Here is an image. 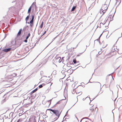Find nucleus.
Segmentation results:
<instances>
[{
  "label": "nucleus",
  "instance_id": "4468645a",
  "mask_svg": "<svg viewBox=\"0 0 122 122\" xmlns=\"http://www.w3.org/2000/svg\"><path fill=\"white\" fill-rule=\"evenodd\" d=\"M116 4L119 5L121 2V0H116Z\"/></svg>",
  "mask_w": 122,
  "mask_h": 122
},
{
  "label": "nucleus",
  "instance_id": "dca6fc26",
  "mask_svg": "<svg viewBox=\"0 0 122 122\" xmlns=\"http://www.w3.org/2000/svg\"><path fill=\"white\" fill-rule=\"evenodd\" d=\"M31 6L29 8L28 10V13H30L31 10Z\"/></svg>",
  "mask_w": 122,
  "mask_h": 122
},
{
  "label": "nucleus",
  "instance_id": "4be33fe9",
  "mask_svg": "<svg viewBox=\"0 0 122 122\" xmlns=\"http://www.w3.org/2000/svg\"><path fill=\"white\" fill-rule=\"evenodd\" d=\"M75 89H73V90L72 91V93L73 94H74L75 93Z\"/></svg>",
  "mask_w": 122,
  "mask_h": 122
},
{
  "label": "nucleus",
  "instance_id": "e433bc0d",
  "mask_svg": "<svg viewBox=\"0 0 122 122\" xmlns=\"http://www.w3.org/2000/svg\"><path fill=\"white\" fill-rule=\"evenodd\" d=\"M112 93H113V92H112Z\"/></svg>",
  "mask_w": 122,
  "mask_h": 122
},
{
  "label": "nucleus",
  "instance_id": "7c9ffc66",
  "mask_svg": "<svg viewBox=\"0 0 122 122\" xmlns=\"http://www.w3.org/2000/svg\"><path fill=\"white\" fill-rule=\"evenodd\" d=\"M21 113H20L19 114V116H21L22 115L21 114Z\"/></svg>",
  "mask_w": 122,
  "mask_h": 122
},
{
  "label": "nucleus",
  "instance_id": "9d476101",
  "mask_svg": "<svg viewBox=\"0 0 122 122\" xmlns=\"http://www.w3.org/2000/svg\"><path fill=\"white\" fill-rule=\"evenodd\" d=\"M83 100H85L86 101L87 100L88 101V102H90V104H91V100H90V98L89 97H86V98H83Z\"/></svg>",
  "mask_w": 122,
  "mask_h": 122
},
{
  "label": "nucleus",
  "instance_id": "9b49d317",
  "mask_svg": "<svg viewBox=\"0 0 122 122\" xmlns=\"http://www.w3.org/2000/svg\"><path fill=\"white\" fill-rule=\"evenodd\" d=\"M70 120L69 118H66L63 121V122H70Z\"/></svg>",
  "mask_w": 122,
  "mask_h": 122
},
{
  "label": "nucleus",
  "instance_id": "6ab92c4d",
  "mask_svg": "<svg viewBox=\"0 0 122 122\" xmlns=\"http://www.w3.org/2000/svg\"><path fill=\"white\" fill-rule=\"evenodd\" d=\"M73 62L74 64L76 63V60L75 58L73 59Z\"/></svg>",
  "mask_w": 122,
  "mask_h": 122
},
{
  "label": "nucleus",
  "instance_id": "c9c22d12",
  "mask_svg": "<svg viewBox=\"0 0 122 122\" xmlns=\"http://www.w3.org/2000/svg\"><path fill=\"white\" fill-rule=\"evenodd\" d=\"M102 25V24H101V25Z\"/></svg>",
  "mask_w": 122,
  "mask_h": 122
},
{
  "label": "nucleus",
  "instance_id": "2eb2a0df",
  "mask_svg": "<svg viewBox=\"0 0 122 122\" xmlns=\"http://www.w3.org/2000/svg\"><path fill=\"white\" fill-rule=\"evenodd\" d=\"M37 88H36V89H35V90L31 92V93L32 94L35 92H36L37 90Z\"/></svg>",
  "mask_w": 122,
  "mask_h": 122
},
{
  "label": "nucleus",
  "instance_id": "b1692460",
  "mask_svg": "<svg viewBox=\"0 0 122 122\" xmlns=\"http://www.w3.org/2000/svg\"><path fill=\"white\" fill-rule=\"evenodd\" d=\"M34 15H32V19L31 20H34Z\"/></svg>",
  "mask_w": 122,
  "mask_h": 122
},
{
  "label": "nucleus",
  "instance_id": "a878e982",
  "mask_svg": "<svg viewBox=\"0 0 122 122\" xmlns=\"http://www.w3.org/2000/svg\"><path fill=\"white\" fill-rule=\"evenodd\" d=\"M42 87H43V86H42V85H40L39 86V87L40 88H42Z\"/></svg>",
  "mask_w": 122,
  "mask_h": 122
},
{
  "label": "nucleus",
  "instance_id": "0eeeda50",
  "mask_svg": "<svg viewBox=\"0 0 122 122\" xmlns=\"http://www.w3.org/2000/svg\"><path fill=\"white\" fill-rule=\"evenodd\" d=\"M24 102H26V103L25 104L26 105L31 104L32 103L31 101V99L30 98L24 100Z\"/></svg>",
  "mask_w": 122,
  "mask_h": 122
},
{
  "label": "nucleus",
  "instance_id": "f257e3e1",
  "mask_svg": "<svg viewBox=\"0 0 122 122\" xmlns=\"http://www.w3.org/2000/svg\"><path fill=\"white\" fill-rule=\"evenodd\" d=\"M92 107H91L89 111V113L91 115H94L97 114V113L98 110V108L97 107H93V105H92Z\"/></svg>",
  "mask_w": 122,
  "mask_h": 122
},
{
  "label": "nucleus",
  "instance_id": "5701e85b",
  "mask_svg": "<svg viewBox=\"0 0 122 122\" xmlns=\"http://www.w3.org/2000/svg\"><path fill=\"white\" fill-rule=\"evenodd\" d=\"M33 20H31L30 21V24H32H32H33Z\"/></svg>",
  "mask_w": 122,
  "mask_h": 122
},
{
  "label": "nucleus",
  "instance_id": "cd10ccee",
  "mask_svg": "<svg viewBox=\"0 0 122 122\" xmlns=\"http://www.w3.org/2000/svg\"><path fill=\"white\" fill-rule=\"evenodd\" d=\"M46 31H45L44 33H43V34L42 35V36L44 35L46 33Z\"/></svg>",
  "mask_w": 122,
  "mask_h": 122
},
{
  "label": "nucleus",
  "instance_id": "39448f33",
  "mask_svg": "<svg viewBox=\"0 0 122 122\" xmlns=\"http://www.w3.org/2000/svg\"><path fill=\"white\" fill-rule=\"evenodd\" d=\"M110 14L108 17L107 19L110 21L113 20L115 12L112 11H111Z\"/></svg>",
  "mask_w": 122,
  "mask_h": 122
},
{
  "label": "nucleus",
  "instance_id": "6e6552de",
  "mask_svg": "<svg viewBox=\"0 0 122 122\" xmlns=\"http://www.w3.org/2000/svg\"><path fill=\"white\" fill-rule=\"evenodd\" d=\"M101 22L100 24V26H99L100 28L101 27V24H102V25H104L106 23V21L105 20V19H102L101 20Z\"/></svg>",
  "mask_w": 122,
  "mask_h": 122
},
{
  "label": "nucleus",
  "instance_id": "f3484780",
  "mask_svg": "<svg viewBox=\"0 0 122 122\" xmlns=\"http://www.w3.org/2000/svg\"><path fill=\"white\" fill-rule=\"evenodd\" d=\"M76 8V7L75 6H73L71 10V11H73L74 10V9Z\"/></svg>",
  "mask_w": 122,
  "mask_h": 122
},
{
  "label": "nucleus",
  "instance_id": "f704fd0d",
  "mask_svg": "<svg viewBox=\"0 0 122 122\" xmlns=\"http://www.w3.org/2000/svg\"><path fill=\"white\" fill-rule=\"evenodd\" d=\"M20 120V119H19L17 122H19V121Z\"/></svg>",
  "mask_w": 122,
  "mask_h": 122
},
{
  "label": "nucleus",
  "instance_id": "1a4fd4ad",
  "mask_svg": "<svg viewBox=\"0 0 122 122\" xmlns=\"http://www.w3.org/2000/svg\"><path fill=\"white\" fill-rule=\"evenodd\" d=\"M94 86L96 87H98L100 86L101 85L100 83L98 82H96L94 84Z\"/></svg>",
  "mask_w": 122,
  "mask_h": 122
},
{
  "label": "nucleus",
  "instance_id": "2f4dec72",
  "mask_svg": "<svg viewBox=\"0 0 122 122\" xmlns=\"http://www.w3.org/2000/svg\"><path fill=\"white\" fill-rule=\"evenodd\" d=\"M29 37L28 36H27L26 37V39H27Z\"/></svg>",
  "mask_w": 122,
  "mask_h": 122
},
{
  "label": "nucleus",
  "instance_id": "f03ea898",
  "mask_svg": "<svg viewBox=\"0 0 122 122\" xmlns=\"http://www.w3.org/2000/svg\"><path fill=\"white\" fill-rule=\"evenodd\" d=\"M109 4V3L106 4V2L105 4L102 6L101 9L102 11L101 13V14H102V15L106 12L107 9Z\"/></svg>",
  "mask_w": 122,
  "mask_h": 122
},
{
  "label": "nucleus",
  "instance_id": "412c9836",
  "mask_svg": "<svg viewBox=\"0 0 122 122\" xmlns=\"http://www.w3.org/2000/svg\"><path fill=\"white\" fill-rule=\"evenodd\" d=\"M29 18V16H27V17H26L25 19V20L27 21V20H28Z\"/></svg>",
  "mask_w": 122,
  "mask_h": 122
},
{
  "label": "nucleus",
  "instance_id": "20e7f679",
  "mask_svg": "<svg viewBox=\"0 0 122 122\" xmlns=\"http://www.w3.org/2000/svg\"><path fill=\"white\" fill-rule=\"evenodd\" d=\"M47 110L52 111L55 114V115H54L56 116V117H58V118L60 115V111L58 110H54L51 109H48Z\"/></svg>",
  "mask_w": 122,
  "mask_h": 122
},
{
  "label": "nucleus",
  "instance_id": "393cba45",
  "mask_svg": "<svg viewBox=\"0 0 122 122\" xmlns=\"http://www.w3.org/2000/svg\"><path fill=\"white\" fill-rule=\"evenodd\" d=\"M102 33L101 35H100V36L99 37V39H97V40L98 41L99 40H100V37H101V36L102 35Z\"/></svg>",
  "mask_w": 122,
  "mask_h": 122
},
{
  "label": "nucleus",
  "instance_id": "7ed1b4c3",
  "mask_svg": "<svg viewBox=\"0 0 122 122\" xmlns=\"http://www.w3.org/2000/svg\"><path fill=\"white\" fill-rule=\"evenodd\" d=\"M74 91L76 94L78 95L77 97L81 95L82 94L81 88L79 87H78L75 89Z\"/></svg>",
  "mask_w": 122,
  "mask_h": 122
},
{
  "label": "nucleus",
  "instance_id": "423d86ee",
  "mask_svg": "<svg viewBox=\"0 0 122 122\" xmlns=\"http://www.w3.org/2000/svg\"><path fill=\"white\" fill-rule=\"evenodd\" d=\"M58 118V117H56V116L54 115H52L51 116L50 118L51 120L50 122H52L53 121H56Z\"/></svg>",
  "mask_w": 122,
  "mask_h": 122
},
{
  "label": "nucleus",
  "instance_id": "aec40b11",
  "mask_svg": "<svg viewBox=\"0 0 122 122\" xmlns=\"http://www.w3.org/2000/svg\"><path fill=\"white\" fill-rule=\"evenodd\" d=\"M4 119L3 118H0V122H3Z\"/></svg>",
  "mask_w": 122,
  "mask_h": 122
},
{
  "label": "nucleus",
  "instance_id": "f8f14e48",
  "mask_svg": "<svg viewBox=\"0 0 122 122\" xmlns=\"http://www.w3.org/2000/svg\"><path fill=\"white\" fill-rule=\"evenodd\" d=\"M22 31V29H20L19 30V31L17 34V36L18 37L21 35V31Z\"/></svg>",
  "mask_w": 122,
  "mask_h": 122
},
{
  "label": "nucleus",
  "instance_id": "c85d7f7f",
  "mask_svg": "<svg viewBox=\"0 0 122 122\" xmlns=\"http://www.w3.org/2000/svg\"><path fill=\"white\" fill-rule=\"evenodd\" d=\"M27 39H26L24 41V42H27Z\"/></svg>",
  "mask_w": 122,
  "mask_h": 122
},
{
  "label": "nucleus",
  "instance_id": "473e14b6",
  "mask_svg": "<svg viewBox=\"0 0 122 122\" xmlns=\"http://www.w3.org/2000/svg\"><path fill=\"white\" fill-rule=\"evenodd\" d=\"M108 1V2L109 3V2H110L111 1V0H107Z\"/></svg>",
  "mask_w": 122,
  "mask_h": 122
},
{
  "label": "nucleus",
  "instance_id": "72a5a7b5",
  "mask_svg": "<svg viewBox=\"0 0 122 122\" xmlns=\"http://www.w3.org/2000/svg\"><path fill=\"white\" fill-rule=\"evenodd\" d=\"M21 44V43H20L19 44V45L18 46V47L19 46H20Z\"/></svg>",
  "mask_w": 122,
  "mask_h": 122
},
{
  "label": "nucleus",
  "instance_id": "ddd939ff",
  "mask_svg": "<svg viewBox=\"0 0 122 122\" xmlns=\"http://www.w3.org/2000/svg\"><path fill=\"white\" fill-rule=\"evenodd\" d=\"M11 48H8L4 50V51L5 52H8L10 51L11 50Z\"/></svg>",
  "mask_w": 122,
  "mask_h": 122
},
{
  "label": "nucleus",
  "instance_id": "c756f323",
  "mask_svg": "<svg viewBox=\"0 0 122 122\" xmlns=\"http://www.w3.org/2000/svg\"><path fill=\"white\" fill-rule=\"evenodd\" d=\"M30 33H29L28 34V36L29 37H30Z\"/></svg>",
  "mask_w": 122,
  "mask_h": 122
},
{
  "label": "nucleus",
  "instance_id": "bb28decb",
  "mask_svg": "<svg viewBox=\"0 0 122 122\" xmlns=\"http://www.w3.org/2000/svg\"><path fill=\"white\" fill-rule=\"evenodd\" d=\"M33 24H30V26L32 27L33 26Z\"/></svg>",
  "mask_w": 122,
  "mask_h": 122
},
{
  "label": "nucleus",
  "instance_id": "a211bd4d",
  "mask_svg": "<svg viewBox=\"0 0 122 122\" xmlns=\"http://www.w3.org/2000/svg\"><path fill=\"white\" fill-rule=\"evenodd\" d=\"M43 22L42 21L41 25H40L41 28H42L43 27Z\"/></svg>",
  "mask_w": 122,
  "mask_h": 122
}]
</instances>
